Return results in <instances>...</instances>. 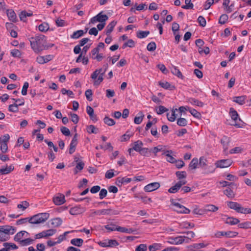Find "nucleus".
I'll return each instance as SVG.
<instances>
[{
	"mask_svg": "<svg viewBox=\"0 0 251 251\" xmlns=\"http://www.w3.org/2000/svg\"><path fill=\"white\" fill-rule=\"evenodd\" d=\"M29 40L31 48L35 53H39L48 48L46 46V37L43 35H37L29 38Z\"/></svg>",
	"mask_w": 251,
	"mask_h": 251,
	"instance_id": "obj_1",
	"label": "nucleus"
},
{
	"mask_svg": "<svg viewBox=\"0 0 251 251\" xmlns=\"http://www.w3.org/2000/svg\"><path fill=\"white\" fill-rule=\"evenodd\" d=\"M49 218V214L47 213H39L29 218L28 222L33 224H39L44 223Z\"/></svg>",
	"mask_w": 251,
	"mask_h": 251,
	"instance_id": "obj_2",
	"label": "nucleus"
},
{
	"mask_svg": "<svg viewBox=\"0 0 251 251\" xmlns=\"http://www.w3.org/2000/svg\"><path fill=\"white\" fill-rule=\"evenodd\" d=\"M208 161L204 157L201 156L200 158L199 165L204 170V174L212 173L215 171V168L212 165H208Z\"/></svg>",
	"mask_w": 251,
	"mask_h": 251,
	"instance_id": "obj_3",
	"label": "nucleus"
},
{
	"mask_svg": "<svg viewBox=\"0 0 251 251\" xmlns=\"http://www.w3.org/2000/svg\"><path fill=\"white\" fill-rule=\"evenodd\" d=\"M229 114L231 119L234 121V123L230 124L231 126H235L237 127H242L243 125L240 124L239 123H237L236 121L239 120V121H241L243 124L244 122L241 120V119L239 118V115L237 112L233 108H230L229 109Z\"/></svg>",
	"mask_w": 251,
	"mask_h": 251,
	"instance_id": "obj_4",
	"label": "nucleus"
},
{
	"mask_svg": "<svg viewBox=\"0 0 251 251\" xmlns=\"http://www.w3.org/2000/svg\"><path fill=\"white\" fill-rule=\"evenodd\" d=\"M103 11H101L96 16L93 17L91 19L90 23L94 24L97 22L100 23H105L108 19L107 15L105 14H102Z\"/></svg>",
	"mask_w": 251,
	"mask_h": 251,
	"instance_id": "obj_5",
	"label": "nucleus"
},
{
	"mask_svg": "<svg viewBox=\"0 0 251 251\" xmlns=\"http://www.w3.org/2000/svg\"><path fill=\"white\" fill-rule=\"evenodd\" d=\"M171 202L173 205L176 206L178 208L176 210L177 212L184 214H189L190 212V210L188 208L178 202H175L174 199H171Z\"/></svg>",
	"mask_w": 251,
	"mask_h": 251,
	"instance_id": "obj_6",
	"label": "nucleus"
},
{
	"mask_svg": "<svg viewBox=\"0 0 251 251\" xmlns=\"http://www.w3.org/2000/svg\"><path fill=\"white\" fill-rule=\"evenodd\" d=\"M1 231L7 236L8 239L10 238V234H13L16 231V228L10 226H0Z\"/></svg>",
	"mask_w": 251,
	"mask_h": 251,
	"instance_id": "obj_7",
	"label": "nucleus"
},
{
	"mask_svg": "<svg viewBox=\"0 0 251 251\" xmlns=\"http://www.w3.org/2000/svg\"><path fill=\"white\" fill-rule=\"evenodd\" d=\"M238 234V233L235 231H217L215 236L217 238H220L221 236H225L227 238H233L236 237Z\"/></svg>",
	"mask_w": 251,
	"mask_h": 251,
	"instance_id": "obj_8",
	"label": "nucleus"
},
{
	"mask_svg": "<svg viewBox=\"0 0 251 251\" xmlns=\"http://www.w3.org/2000/svg\"><path fill=\"white\" fill-rule=\"evenodd\" d=\"M232 163L230 159H222L216 161L215 165L217 168H224L231 166Z\"/></svg>",
	"mask_w": 251,
	"mask_h": 251,
	"instance_id": "obj_9",
	"label": "nucleus"
},
{
	"mask_svg": "<svg viewBox=\"0 0 251 251\" xmlns=\"http://www.w3.org/2000/svg\"><path fill=\"white\" fill-rule=\"evenodd\" d=\"M160 186L159 182L151 183L144 187V190L146 192H151L158 189Z\"/></svg>",
	"mask_w": 251,
	"mask_h": 251,
	"instance_id": "obj_10",
	"label": "nucleus"
},
{
	"mask_svg": "<svg viewBox=\"0 0 251 251\" xmlns=\"http://www.w3.org/2000/svg\"><path fill=\"white\" fill-rule=\"evenodd\" d=\"M134 151L139 153L141 152V141L138 140L134 142L133 147L132 148L129 149L128 150L129 154L130 155H133L132 152Z\"/></svg>",
	"mask_w": 251,
	"mask_h": 251,
	"instance_id": "obj_11",
	"label": "nucleus"
},
{
	"mask_svg": "<svg viewBox=\"0 0 251 251\" xmlns=\"http://www.w3.org/2000/svg\"><path fill=\"white\" fill-rule=\"evenodd\" d=\"M100 210V216L102 215H117L119 214V212L117 210H114L112 208L103 209L99 210Z\"/></svg>",
	"mask_w": 251,
	"mask_h": 251,
	"instance_id": "obj_12",
	"label": "nucleus"
},
{
	"mask_svg": "<svg viewBox=\"0 0 251 251\" xmlns=\"http://www.w3.org/2000/svg\"><path fill=\"white\" fill-rule=\"evenodd\" d=\"M77 144V134H75L72 141H71V142L70 143V148H69V153L72 154H73L75 151V147L76 146Z\"/></svg>",
	"mask_w": 251,
	"mask_h": 251,
	"instance_id": "obj_13",
	"label": "nucleus"
},
{
	"mask_svg": "<svg viewBox=\"0 0 251 251\" xmlns=\"http://www.w3.org/2000/svg\"><path fill=\"white\" fill-rule=\"evenodd\" d=\"M58 195V196L54 197L53 199V202L57 205H61L65 201L64 195L61 194H59Z\"/></svg>",
	"mask_w": 251,
	"mask_h": 251,
	"instance_id": "obj_14",
	"label": "nucleus"
},
{
	"mask_svg": "<svg viewBox=\"0 0 251 251\" xmlns=\"http://www.w3.org/2000/svg\"><path fill=\"white\" fill-rule=\"evenodd\" d=\"M131 181V178L126 177H118L116 181V184L118 186H121L123 184H127Z\"/></svg>",
	"mask_w": 251,
	"mask_h": 251,
	"instance_id": "obj_15",
	"label": "nucleus"
},
{
	"mask_svg": "<svg viewBox=\"0 0 251 251\" xmlns=\"http://www.w3.org/2000/svg\"><path fill=\"white\" fill-rule=\"evenodd\" d=\"M86 111L91 120L94 122H96L98 121L97 117L94 114V109L92 107L88 105L86 107Z\"/></svg>",
	"mask_w": 251,
	"mask_h": 251,
	"instance_id": "obj_16",
	"label": "nucleus"
},
{
	"mask_svg": "<svg viewBox=\"0 0 251 251\" xmlns=\"http://www.w3.org/2000/svg\"><path fill=\"white\" fill-rule=\"evenodd\" d=\"M173 153V151L172 150H167L164 151L162 153V155H165L167 157V161L170 163H174L176 162V159L171 155V154Z\"/></svg>",
	"mask_w": 251,
	"mask_h": 251,
	"instance_id": "obj_17",
	"label": "nucleus"
},
{
	"mask_svg": "<svg viewBox=\"0 0 251 251\" xmlns=\"http://www.w3.org/2000/svg\"><path fill=\"white\" fill-rule=\"evenodd\" d=\"M8 19L12 22H16L17 21V16L15 12L13 10H7L6 11Z\"/></svg>",
	"mask_w": 251,
	"mask_h": 251,
	"instance_id": "obj_18",
	"label": "nucleus"
},
{
	"mask_svg": "<svg viewBox=\"0 0 251 251\" xmlns=\"http://www.w3.org/2000/svg\"><path fill=\"white\" fill-rule=\"evenodd\" d=\"M169 243L172 244H180L184 242V239L181 236L169 238Z\"/></svg>",
	"mask_w": 251,
	"mask_h": 251,
	"instance_id": "obj_19",
	"label": "nucleus"
},
{
	"mask_svg": "<svg viewBox=\"0 0 251 251\" xmlns=\"http://www.w3.org/2000/svg\"><path fill=\"white\" fill-rule=\"evenodd\" d=\"M117 22L113 21L107 25L106 28V34L107 36H108L110 35L111 33L112 32L114 29V27L115 26Z\"/></svg>",
	"mask_w": 251,
	"mask_h": 251,
	"instance_id": "obj_20",
	"label": "nucleus"
},
{
	"mask_svg": "<svg viewBox=\"0 0 251 251\" xmlns=\"http://www.w3.org/2000/svg\"><path fill=\"white\" fill-rule=\"evenodd\" d=\"M183 233H186L187 236H181L182 238L184 239V242L188 243L190 240L195 236V233L194 232L190 231L187 232H183Z\"/></svg>",
	"mask_w": 251,
	"mask_h": 251,
	"instance_id": "obj_21",
	"label": "nucleus"
},
{
	"mask_svg": "<svg viewBox=\"0 0 251 251\" xmlns=\"http://www.w3.org/2000/svg\"><path fill=\"white\" fill-rule=\"evenodd\" d=\"M105 72H103V68L96 70L91 75V77L93 79H96L98 75H104Z\"/></svg>",
	"mask_w": 251,
	"mask_h": 251,
	"instance_id": "obj_22",
	"label": "nucleus"
},
{
	"mask_svg": "<svg viewBox=\"0 0 251 251\" xmlns=\"http://www.w3.org/2000/svg\"><path fill=\"white\" fill-rule=\"evenodd\" d=\"M239 222L240 221L238 219L233 218L232 217H227L226 220H225V223L226 224L230 225H235L239 223Z\"/></svg>",
	"mask_w": 251,
	"mask_h": 251,
	"instance_id": "obj_23",
	"label": "nucleus"
},
{
	"mask_svg": "<svg viewBox=\"0 0 251 251\" xmlns=\"http://www.w3.org/2000/svg\"><path fill=\"white\" fill-rule=\"evenodd\" d=\"M14 169L13 165H11L9 167H2L0 169V174L2 175H6L10 173Z\"/></svg>",
	"mask_w": 251,
	"mask_h": 251,
	"instance_id": "obj_24",
	"label": "nucleus"
},
{
	"mask_svg": "<svg viewBox=\"0 0 251 251\" xmlns=\"http://www.w3.org/2000/svg\"><path fill=\"white\" fill-rule=\"evenodd\" d=\"M188 101L192 105H197L201 107L204 105V103L202 101H199L195 98H190L188 100Z\"/></svg>",
	"mask_w": 251,
	"mask_h": 251,
	"instance_id": "obj_25",
	"label": "nucleus"
},
{
	"mask_svg": "<svg viewBox=\"0 0 251 251\" xmlns=\"http://www.w3.org/2000/svg\"><path fill=\"white\" fill-rule=\"evenodd\" d=\"M229 142H230V138H229L227 136H224L221 139V143L223 145L225 150H227L228 145V144Z\"/></svg>",
	"mask_w": 251,
	"mask_h": 251,
	"instance_id": "obj_26",
	"label": "nucleus"
},
{
	"mask_svg": "<svg viewBox=\"0 0 251 251\" xmlns=\"http://www.w3.org/2000/svg\"><path fill=\"white\" fill-rule=\"evenodd\" d=\"M246 98V96L235 97L233 98V101L238 103L240 105H243L244 103H245Z\"/></svg>",
	"mask_w": 251,
	"mask_h": 251,
	"instance_id": "obj_27",
	"label": "nucleus"
},
{
	"mask_svg": "<svg viewBox=\"0 0 251 251\" xmlns=\"http://www.w3.org/2000/svg\"><path fill=\"white\" fill-rule=\"evenodd\" d=\"M83 243V239L81 238H74L71 240V244L75 246L80 247Z\"/></svg>",
	"mask_w": 251,
	"mask_h": 251,
	"instance_id": "obj_28",
	"label": "nucleus"
},
{
	"mask_svg": "<svg viewBox=\"0 0 251 251\" xmlns=\"http://www.w3.org/2000/svg\"><path fill=\"white\" fill-rule=\"evenodd\" d=\"M171 72L173 75L177 76L179 78L182 79L183 77V76L180 70L176 66L172 67L171 69Z\"/></svg>",
	"mask_w": 251,
	"mask_h": 251,
	"instance_id": "obj_29",
	"label": "nucleus"
},
{
	"mask_svg": "<svg viewBox=\"0 0 251 251\" xmlns=\"http://www.w3.org/2000/svg\"><path fill=\"white\" fill-rule=\"evenodd\" d=\"M62 223V220L60 218H55L51 220V224L53 227H58Z\"/></svg>",
	"mask_w": 251,
	"mask_h": 251,
	"instance_id": "obj_30",
	"label": "nucleus"
},
{
	"mask_svg": "<svg viewBox=\"0 0 251 251\" xmlns=\"http://www.w3.org/2000/svg\"><path fill=\"white\" fill-rule=\"evenodd\" d=\"M84 34V30H78L75 31L72 35H71V38L74 39H77L83 36Z\"/></svg>",
	"mask_w": 251,
	"mask_h": 251,
	"instance_id": "obj_31",
	"label": "nucleus"
},
{
	"mask_svg": "<svg viewBox=\"0 0 251 251\" xmlns=\"http://www.w3.org/2000/svg\"><path fill=\"white\" fill-rule=\"evenodd\" d=\"M87 131L89 134H97L99 132V129L96 128L94 125L88 126L86 127Z\"/></svg>",
	"mask_w": 251,
	"mask_h": 251,
	"instance_id": "obj_32",
	"label": "nucleus"
},
{
	"mask_svg": "<svg viewBox=\"0 0 251 251\" xmlns=\"http://www.w3.org/2000/svg\"><path fill=\"white\" fill-rule=\"evenodd\" d=\"M158 83H159V86H160L161 87H162L165 89H170V90H173L175 88V86H174L171 87V84L167 81H164V82L159 81L158 82Z\"/></svg>",
	"mask_w": 251,
	"mask_h": 251,
	"instance_id": "obj_33",
	"label": "nucleus"
},
{
	"mask_svg": "<svg viewBox=\"0 0 251 251\" xmlns=\"http://www.w3.org/2000/svg\"><path fill=\"white\" fill-rule=\"evenodd\" d=\"M228 206L231 209L236 210L237 212L240 206V204L236 202L229 201L227 203Z\"/></svg>",
	"mask_w": 251,
	"mask_h": 251,
	"instance_id": "obj_34",
	"label": "nucleus"
},
{
	"mask_svg": "<svg viewBox=\"0 0 251 251\" xmlns=\"http://www.w3.org/2000/svg\"><path fill=\"white\" fill-rule=\"evenodd\" d=\"M188 108V109L189 111L190 112V113L195 118L197 119H201V115L200 112L197 111L195 109H192L189 107H187Z\"/></svg>",
	"mask_w": 251,
	"mask_h": 251,
	"instance_id": "obj_35",
	"label": "nucleus"
},
{
	"mask_svg": "<svg viewBox=\"0 0 251 251\" xmlns=\"http://www.w3.org/2000/svg\"><path fill=\"white\" fill-rule=\"evenodd\" d=\"M198 165V160L197 158H194L190 162L189 165V169L193 170L197 168Z\"/></svg>",
	"mask_w": 251,
	"mask_h": 251,
	"instance_id": "obj_36",
	"label": "nucleus"
},
{
	"mask_svg": "<svg viewBox=\"0 0 251 251\" xmlns=\"http://www.w3.org/2000/svg\"><path fill=\"white\" fill-rule=\"evenodd\" d=\"M25 233L28 234V233L25 231H21L19 232L15 235L14 238V240L16 242H20L22 241L21 239L23 238Z\"/></svg>",
	"mask_w": 251,
	"mask_h": 251,
	"instance_id": "obj_37",
	"label": "nucleus"
},
{
	"mask_svg": "<svg viewBox=\"0 0 251 251\" xmlns=\"http://www.w3.org/2000/svg\"><path fill=\"white\" fill-rule=\"evenodd\" d=\"M224 193L229 198H233L235 194L231 188L228 187L224 191Z\"/></svg>",
	"mask_w": 251,
	"mask_h": 251,
	"instance_id": "obj_38",
	"label": "nucleus"
},
{
	"mask_svg": "<svg viewBox=\"0 0 251 251\" xmlns=\"http://www.w3.org/2000/svg\"><path fill=\"white\" fill-rule=\"evenodd\" d=\"M162 245L161 244L155 243L149 246L150 251H156L161 249Z\"/></svg>",
	"mask_w": 251,
	"mask_h": 251,
	"instance_id": "obj_39",
	"label": "nucleus"
},
{
	"mask_svg": "<svg viewBox=\"0 0 251 251\" xmlns=\"http://www.w3.org/2000/svg\"><path fill=\"white\" fill-rule=\"evenodd\" d=\"M177 110V109H173L172 110V113L171 115L169 113L167 114V117L168 120L170 122H174L175 121L176 119V111Z\"/></svg>",
	"mask_w": 251,
	"mask_h": 251,
	"instance_id": "obj_40",
	"label": "nucleus"
},
{
	"mask_svg": "<svg viewBox=\"0 0 251 251\" xmlns=\"http://www.w3.org/2000/svg\"><path fill=\"white\" fill-rule=\"evenodd\" d=\"M69 212L71 215H77L81 213V208L79 206H75L71 208Z\"/></svg>",
	"mask_w": 251,
	"mask_h": 251,
	"instance_id": "obj_41",
	"label": "nucleus"
},
{
	"mask_svg": "<svg viewBox=\"0 0 251 251\" xmlns=\"http://www.w3.org/2000/svg\"><path fill=\"white\" fill-rule=\"evenodd\" d=\"M117 226H116L115 224L111 223L109 225H107L104 226V228L106 229L109 232L113 231H117Z\"/></svg>",
	"mask_w": 251,
	"mask_h": 251,
	"instance_id": "obj_42",
	"label": "nucleus"
},
{
	"mask_svg": "<svg viewBox=\"0 0 251 251\" xmlns=\"http://www.w3.org/2000/svg\"><path fill=\"white\" fill-rule=\"evenodd\" d=\"M18 105L17 103H14L12 104H10L8 106V110L12 112H17L19 111Z\"/></svg>",
	"mask_w": 251,
	"mask_h": 251,
	"instance_id": "obj_43",
	"label": "nucleus"
},
{
	"mask_svg": "<svg viewBox=\"0 0 251 251\" xmlns=\"http://www.w3.org/2000/svg\"><path fill=\"white\" fill-rule=\"evenodd\" d=\"M152 153V149L142 148V155L150 157Z\"/></svg>",
	"mask_w": 251,
	"mask_h": 251,
	"instance_id": "obj_44",
	"label": "nucleus"
},
{
	"mask_svg": "<svg viewBox=\"0 0 251 251\" xmlns=\"http://www.w3.org/2000/svg\"><path fill=\"white\" fill-rule=\"evenodd\" d=\"M84 166V162L82 161H79L77 163V164L75 168V170H74L75 174H76L78 173L77 170H78L79 171L82 170L83 169Z\"/></svg>",
	"mask_w": 251,
	"mask_h": 251,
	"instance_id": "obj_45",
	"label": "nucleus"
},
{
	"mask_svg": "<svg viewBox=\"0 0 251 251\" xmlns=\"http://www.w3.org/2000/svg\"><path fill=\"white\" fill-rule=\"evenodd\" d=\"M104 123L109 126H112L115 124L114 120L108 117L105 116L103 119Z\"/></svg>",
	"mask_w": 251,
	"mask_h": 251,
	"instance_id": "obj_46",
	"label": "nucleus"
},
{
	"mask_svg": "<svg viewBox=\"0 0 251 251\" xmlns=\"http://www.w3.org/2000/svg\"><path fill=\"white\" fill-rule=\"evenodd\" d=\"M117 231L122 232V233H130L132 232L133 230L132 228H127L125 227H121L118 226L117 228Z\"/></svg>",
	"mask_w": 251,
	"mask_h": 251,
	"instance_id": "obj_47",
	"label": "nucleus"
},
{
	"mask_svg": "<svg viewBox=\"0 0 251 251\" xmlns=\"http://www.w3.org/2000/svg\"><path fill=\"white\" fill-rule=\"evenodd\" d=\"M204 210L206 211L215 212L218 210V207L213 204H208L205 206Z\"/></svg>",
	"mask_w": 251,
	"mask_h": 251,
	"instance_id": "obj_48",
	"label": "nucleus"
},
{
	"mask_svg": "<svg viewBox=\"0 0 251 251\" xmlns=\"http://www.w3.org/2000/svg\"><path fill=\"white\" fill-rule=\"evenodd\" d=\"M188 123L186 119L183 118H179L177 120V124L180 126H187Z\"/></svg>",
	"mask_w": 251,
	"mask_h": 251,
	"instance_id": "obj_49",
	"label": "nucleus"
},
{
	"mask_svg": "<svg viewBox=\"0 0 251 251\" xmlns=\"http://www.w3.org/2000/svg\"><path fill=\"white\" fill-rule=\"evenodd\" d=\"M238 227L241 228L248 229L251 228V222H246L240 223L238 225Z\"/></svg>",
	"mask_w": 251,
	"mask_h": 251,
	"instance_id": "obj_50",
	"label": "nucleus"
},
{
	"mask_svg": "<svg viewBox=\"0 0 251 251\" xmlns=\"http://www.w3.org/2000/svg\"><path fill=\"white\" fill-rule=\"evenodd\" d=\"M38 28L40 31L45 32L49 29V26L47 23H44L38 26Z\"/></svg>",
	"mask_w": 251,
	"mask_h": 251,
	"instance_id": "obj_51",
	"label": "nucleus"
},
{
	"mask_svg": "<svg viewBox=\"0 0 251 251\" xmlns=\"http://www.w3.org/2000/svg\"><path fill=\"white\" fill-rule=\"evenodd\" d=\"M228 20V16L226 14H222L219 20V23L221 25L225 24Z\"/></svg>",
	"mask_w": 251,
	"mask_h": 251,
	"instance_id": "obj_52",
	"label": "nucleus"
},
{
	"mask_svg": "<svg viewBox=\"0 0 251 251\" xmlns=\"http://www.w3.org/2000/svg\"><path fill=\"white\" fill-rule=\"evenodd\" d=\"M29 206V203L27 201H23L21 204H19L17 205V207L20 209H22V210H25Z\"/></svg>",
	"mask_w": 251,
	"mask_h": 251,
	"instance_id": "obj_53",
	"label": "nucleus"
},
{
	"mask_svg": "<svg viewBox=\"0 0 251 251\" xmlns=\"http://www.w3.org/2000/svg\"><path fill=\"white\" fill-rule=\"evenodd\" d=\"M85 95L88 100L91 101L93 100V92L91 89L87 90L85 92Z\"/></svg>",
	"mask_w": 251,
	"mask_h": 251,
	"instance_id": "obj_54",
	"label": "nucleus"
},
{
	"mask_svg": "<svg viewBox=\"0 0 251 251\" xmlns=\"http://www.w3.org/2000/svg\"><path fill=\"white\" fill-rule=\"evenodd\" d=\"M238 212L243 214H251V208H244L240 206Z\"/></svg>",
	"mask_w": 251,
	"mask_h": 251,
	"instance_id": "obj_55",
	"label": "nucleus"
},
{
	"mask_svg": "<svg viewBox=\"0 0 251 251\" xmlns=\"http://www.w3.org/2000/svg\"><path fill=\"white\" fill-rule=\"evenodd\" d=\"M156 48V44L154 42H150L147 46V50L150 51H153L155 50Z\"/></svg>",
	"mask_w": 251,
	"mask_h": 251,
	"instance_id": "obj_56",
	"label": "nucleus"
},
{
	"mask_svg": "<svg viewBox=\"0 0 251 251\" xmlns=\"http://www.w3.org/2000/svg\"><path fill=\"white\" fill-rule=\"evenodd\" d=\"M179 186V185L177 184V183H176L174 186L171 187L168 190V192L170 193H176L180 189V187Z\"/></svg>",
	"mask_w": 251,
	"mask_h": 251,
	"instance_id": "obj_57",
	"label": "nucleus"
},
{
	"mask_svg": "<svg viewBox=\"0 0 251 251\" xmlns=\"http://www.w3.org/2000/svg\"><path fill=\"white\" fill-rule=\"evenodd\" d=\"M176 175L179 179L185 178L186 177V173L185 171H177L176 173Z\"/></svg>",
	"mask_w": 251,
	"mask_h": 251,
	"instance_id": "obj_58",
	"label": "nucleus"
},
{
	"mask_svg": "<svg viewBox=\"0 0 251 251\" xmlns=\"http://www.w3.org/2000/svg\"><path fill=\"white\" fill-rule=\"evenodd\" d=\"M168 111V109L167 108L162 105H160L158 106V109H156V113L159 115H161Z\"/></svg>",
	"mask_w": 251,
	"mask_h": 251,
	"instance_id": "obj_59",
	"label": "nucleus"
},
{
	"mask_svg": "<svg viewBox=\"0 0 251 251\" xmlns=\"http://www.w3.org/2000/svg\"><path fill=\"white\" fill-rule=\"evenodd\" d=\"M11 55L14 57H21V51L17 50L14 49L11 51Z\"/></svg>",
	"mask_w": 251,
	"mask_h": 251,
	"instance_id": "obj_60",
	"label": "nucleus"
},
{
	"mask_svg": "<svg viewBox=\"0 0 251 251\" xmlns=\"http://www.w3.org/2000/svg\"><path fill=\"white\" fill-rule=\"evenodd\" d=\"M134 42L133 40L130 39L127 41V42L125 43L123 45V48L125 49L126 47H129L130 48L133 47L134 46Z\"/></svg>",
	"mask_w": 251,
	"mask_h": 251,
	"instance_id": "obj_61",
	"label": "nucleus"
},
{
	"mask_svg": "<svg viewBox=\"0 0 251 251\" xmlns=\"http://www.w3.org/2000/svg\"><path fill=\"white\" fill-rule=\"evenodd\" d=\"M198 22L200 25L202 27H204L206 25V20L202 16H200L198 18Z\"/></svg>",
	"mask_w": 251,
	"mask_h": 251,
	"instance_id": "obj_62",
	"label": "nucleus"
},
{
	"mask_svg": "<svg viewBox=\"0 0 251 251\" xmlns=\"http://www.w3.org/2000/svg\"><path fill=\"white\" fill-rule=\"evenodd\" d=\"M114 169H110L108 170L105 175V177L107 178L110 179L114 176L115 175L114 174Z\"/></svg>",
	"mask_w": 251,
	"mask_h": 251,
	"instance_id": "obj_63",
	"label": "nucleus"
},
{
	"mask_svg": "<svg viewBox=\"0 0 251 251\" xmlns=\"http://www.w3.org/2000/svg\"><path fill=\"white\" fill-rule=\"evenodd\" d=\"M71 117L72 121L75 124H76L78 122L79 117L78 115L75 113H70V114Z\"/></svg>",
	"mask_w": 251,
	"mask_h": 251,
	"instance_id": "obj_64",
	"label": "nucleus"
}]
</instances>
